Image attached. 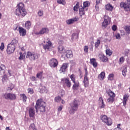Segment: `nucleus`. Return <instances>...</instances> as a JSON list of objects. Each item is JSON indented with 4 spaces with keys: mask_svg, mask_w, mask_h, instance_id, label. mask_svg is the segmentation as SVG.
Returning a JSON list of instances; mask_svg holds the SVG:
<instances>
[{
    "mask_svg": "<svg viewBox=\"0 0 130 130\" xmlns=\"http://www.w3.org/2000/svg\"><path fill=\"white\" fill-rule=\"evenodd\" d=\"M37 78L38 79H42V72L39 73L37 74Z\"/></svg>",
    "mask_w": 130,
    "mask_h": 130,
    "instance_id": "a18cd8bd",
    "label": "nucleus"
},
{
    "mask_svg": "<svg viewBox=\"0 0 130 130\" xmlns=\"http://www.w3.org/2000/svg\"><path fill=\"white\" fill-rule=\"evenodd\" d=\"M76 39H78V34H73L72 35V40L74 41V40H76Z\"/></svg>",
    "mask_w": 130,
    "mask_h": 130,
    "instance_id": "58836bf2",
    "label": "nucleus"
},
{
    "mask_svg": "<svg viewBox=\"0 0 130 130\" xmlns=\"http://www.w3.org/2000/svg\"><path fill=\"white\" fill-rule=\"evenodd\" d=\"M5 70H6V66L4 64H1L0 66V72H2V71L4 73L5 72Z\"/></svg>",
    "mask_w": 130,
    "mask_h": 130,
    "instance_id": "79ce46f5",
    "label": "nucleus"
},
{
    "mask_svg": "<svg viewBox=\"0 0 130 130\" xmlns=\"http://www.w3.org/2000/svg\"><path fill=\"white\" fill-rule=\"evenodd\" d=\"M127 72V69H126V68H125L122 71V75L124 77H125L126 76V72Z\"/></svg>",
    "mask_w": 130,
    "mask_h": 130,
    "instance_id": "c03bdc74",
    "label": "nucleus"
},
{
    "mask_svg": "<svg viewBox=\"0 0 130 130\" xmlns=\"http://www.w3.org/2000/svg\"><path fill=\"white\" fill-rule=\"evenodd\" d=\"M4 49H5V44H4V43H2L1 45L0 46V50H4Z\"/></svg>",
    "mask_w": 130,
    "mask_h": 130,
    "instance_id": "603ef678",
    "label": "nucleus"
},
{
    "mask_svg": "<svg viewBox=\"0 0 130 130\" xmlns=\"http://www.w3.org/2000/svg\"><path fill=\"white\" fill-rule=\"evenodd\" d=\"M28 112L30 117H33L35 115V110L33 108H29Z\"/></svg>",
    "mask_w": 130,
    "mask_h": 130,
    "instance_id": "4be33fe9",
    "label": "nucleus"
},
{
    "mask_svg": "<svg viewBox=\"0 0 130 130\" xmlns=\"http://www.w3.org/2000/svg\"><path fill=\"white\" fill-rule=\"evenodd\" d=\"M27 90H28V92L29 94H33V93H34L33 89H32V88H28Z\"/></svg>",
    "mask_w": 130,
    "mask_h": 130,
    "instance_id": "13d9d810",
    "label": "nucleus"
},
{
    "mask_svg": "<svg viewBox=\"0 0 130 130\" xmlns=\"http://www.w3.org/2000/svg\"><path fill=\"white\" fill-rule=\"evenodd\" d=\"M57 3L59 5H66V2H64V0H57Z\"/></svg>",
    "mask_w": 130,
    "mask_h": 130,
    "instance_id": "a19ab883",
    "label": "nucleus"
},
{
    "mask_svg": "<svg viewBox=\"0 0 130 130\" xmlns=\"http://www.w3.org/2000/svg\"><path fill=\"white\" fill-rule=\"evenodd\" d=\"M2 98L6 100H16V94L12 93H5L2 94Z\"/></svg>",
    "mask_w": 130,
    "mask_h": 130,
    "instance_id": "423d86ee",
    "label": "nucleus"
},
{
    "mask_svg": "<svg viewBox=\"0 0 130 130\" xmlns=\"http://www.w3.org/2000/svg\"><path fill=\"white\" fill-rule=\"evenodd\" d=\"M30 79L31 80V81H36V78L34 76H32L31 78H30Z\"/></svg>",
    "mask_w": 130,
    "mask_h": 130,
    "instance_id": "69168bd1",
    "label": "nucleus"
},
{
    "mask_svg": "<svg viewBox=\"0 0 130 130\" xmlns=\"http://www.w3.org/2000/svg\"><path fill=\"white\" fill-rule=\"evenodd\" d=\"M115 37L116 39H121V37H120V34H117L115 35Z\"/></svg>",
    "mask_w": 130,
    "mask_h": 130,
    "instance_id": "5fc2aeb1",
    "label": "nucleus"
},
{
    "mask_svg": "<svg viewBox=\"0 0 130 130\" xmlns=\"http://www.w3.org/2000/svg\"><path fill=\"white\" fill-rule=\"evenodd\" d=\"M16 47L13 45L9 44L7 46V52L8 54H12L15 52Z\"/></svg>",
    "mask_w": 130,
    "mask_h": 130,
    "instance_id": "1a4fd4ad",
    "label": "nucleus"
},
{
    "mask_svg": "<svg viewBox=\"0 0 130 130\" xmlns=\"http://www.w3.org/2000/svg\"><path fill=\"white\" fill-rule=\"evenodd\" d=\"M127 99H128V95L124 94L123 98V104L124 106L126 105V101H127Z\"/></svg>",
    "mask_w": 130,
    "mask_h": 130,
    "instance_id": "b1692460",
    "label": "nucleus"
},
{
    "mask_svg": "<svg viewBox=\"0 0 130 130\" xmlns=\"http://www.w3.org/2000/svg\"><path fill=\"white\" fill-rule=\"evenodd\" d=\"M101 120L107 125H111L112 124V120L110 118H108L105 115H102L100 117Z\"/></svg>",
    "mask_w": 130,
    "mask_h": 130,
    "instance_id": "0eeeda50",
    "label": "nucleus"
},
{
    "mask_svg": "<svg viewBox=\"0 0 130 130\" xmlns=\"http://www.w3.org/2000/svg\"><path fill=\"white\" fill-rule=\"evenodd\" d=\"M49 64L51 68H56V67H57V64H58V62L56 59L52 58L50 59Z\"/></svg>",
    "mask_w": 130,
    "mask_h": 130,
    "instance_id": "9b49d317",
    "label": "nucleus"
},
{
    "mask_svg": "<svg viewBox=\"0 0 130 130\" xmlns=\"http://www.w3.org/2000/svg\"><path fill=\"white\" fill-rule=\"evenodd\" d=\"M105 77V73L102 72L99 75V79L100 80H102L103 79H104V77Z\"/></svg>",
    "mask_w": 130,
    "mask_h": 130,
    "instance_id": "2f4dec72",
    "label": "nucleus"
},
{
    "mask_svg": "<svg viewBox=\"0 0 130 130\" xmlns=\"http://www.w3.org/2000/svg\"><path fill=\"white\" fill-rule=\"evenodd\" d=\"M119 61L121 63H123L124 61V58L123 57H121L119 59Z\"/></svg>",
    "mask_w": 130,
    "mask_h": 130,
    "instance_id": "6e6d98bb",
    "label": "nucleus"
},
{
    "mask_svg": "<svg viewBox=\"0 0 130 130\" xmlns=\"http://www.w3.org/2000/svg\"><path fill=\"white\" fill-rule=\"evenodd\" d=\"M61 96H62L63 95H64V91L61 90Z\"/></svg>",
    "mask_w": 130,
    "mask_h": 130,
    "instance_id": "774afa93",
    "label": "nucleus"
},
{
    "mask_svg": "<svg viewBox=\"0 0 130 130\" xmlns=\"http://www.w3.org/2000/svg\"><path fill=\"white\" fill-rule=\"evenodd\" d=\"M113 77H114L113 74H110L109 75L108 80H110V81H112V80H113Z\"/></svg>",
    "mask_w": 130,
    "mask_h": 130,
    "instance_id": "49530a36",
    "label": "nucleus"
},
{
    "mask_svg": "<svg viewBox=\"0 0 130 130\" xmlns=\"http://www.w3.org/2000/svg\"><path fill=\"white\" fill-rule=\"evenodd\" d=\"M121 35L123 36V35H125V32L123 30H120Z\"/></svg>",
    "mask_w": 130,
    "mask_h": 130,
    "instance_id": "680f3d73",
    "label": "nucleus"
},
{
    "mask_svg": "<svg viewBox=\"0 0 130 130\" xmlns=\"http://www.w3.org/2000/svg\"><path fill=\"white\" fill-rule=\"evenodd\" d=\"M21 98H22L23 102H26L27 101V96L25 94H20Z\"/></svg>",
    "mask_w": 130,
    "mask_h": 130,
    "instance_id": "f704fd0d",
    "label": "nucleus"
},
{
    "mask_svg": "<svg viewBox=\"0 0 130 130\" xmlns=\"http://www.w3.org/2000/svg\"><path fill=\"white\" fill-rule=\"evenodd\" d=\"M30 128H32L33 130H37L36 128L35 127V124L34 123H32L30 125Z\"/></svg>",
    "mask_w": 130,
    "mask_h": 130,
    "instance_id": "8fccbe9b",
    "label": "nucleus"
},
{
    "mask_svg": "<svg viewBox=\"0 0 130 130\" xmlns=\"http://www.w3.org/2000/svg\"><path fill=\"white\" fill-rule=\"evenodd\" d=\"M60 100H61V98L60 96H56L54 99L55 102H60Z\"/></svg>",
    "mask_w": 130,
    "mask_h": 130,
    "instance_id": "37998d69",
    "label": "nucleus"
},
{
    "mask_svg": "<svg viewBox=\"0 0 130 130\" xmlns=\"http://www.w3.org/2000/svg\"><path fill=\"white\" fill-rule=\"evenodd\" d=\"M125 31L126 35H129L130 34V26L126 25L124 28Z\"/></svg>",
    "mask_w": 130,
    "mask_h": 130,
    "instance_id": "a878e982",
    "label": "nucleus"
},
{
    "mask_svg": "<svg viewBox=\"0 0 130 130\" xmlns=\"http://www.w3.org/2000/svg\"><path fill=\"white\" fill-rule=\"evenodd\" d=\"M120 8H123L125 11H129L130 8V0H127V4L124 2H121L120 4Z\"/></svg>",
    "mask_w": 130,
    "mask_h": 130,
    "instance_id": "6e6552de",
    "label": "nucleus"
},
{
    "mask_svg": "<svg viewBox=\"0 0 130 130\" xmlns=\"http://www.w3.org/2000/svg\"><path fill=\"white\" fill-rule=\"evenodd\" d=\"M90 62L92 64L93 68H97V62H96V59L93 58L90 59Z\"/></svg>",
    "mask_w": 130,
    "mask_h": 130,
    "instance_id": "5701e85b",
    "label": "nucleus"
},
{
    "mask_svg": "<svg viewBox=\"0 0 130 130\" xmlns=\"http://www.w3.org/2000/svg\"><path fill=\"white\" fill-rule=\"evenodd\" d=\"M19 32L20 35L21 36H25L26 34L27 31H26V29L25 28H23V27H19Z\"/></svg>",
    "mask_w": 130,
    "mask_h": 130,
    "instance_id": "a211bd4d",
    "label": "nucleus"
},
{
    "mask_svg": "<svg viewBox=\"0 0 130 130\" xmlns=\"http://www.w3.org/2000/svg\"><path fill=\"white\" fill-rule=\"evenodd\" d=\"M99 103L100 108H104V107H105V104H104L103 99L102 97L99 98Z\"/></svg>",
    "mask_w": 130,
    "mask_h": 130,
    "instance_id": "6ab92c4d",
    "label": "nucleus"
},
{
    "mask_svg": "<svg viewBox=\"0 0 130 130\" xmlns=\"http://www.w3.org/2000/svg\"><path fill=\"white\" fill-rule=\"evenodd\" d=\"M80 105V102L75 100L71 104H70V106L71 109L69 110L70 114H74L78 110V107Z\"/></svg>",
    "mask_w": 130,
    "mask_h": 130,
    "instance_id": "7ed1b4c3",
    "label": "nucleus"
},
{
    "mask_svg": "<svg viewBox=\"0 0 130 130\" xmlns=\"http://www.w3.org/2000/svg\"><path fill=\"white\" fill-rule=\"evenodd\" d=\"M99 45H100V41L99 40H98L95 43V47H98Z\"/></svg>",
    "mask_w": 130,
    "mask_h": 130,
    "instance_id": "de8ad7c7",
    "label": "nucleus"
},
{
    "mask_svg": "<svg viewBox=\"0 0 130 130\" xmlns=\"http://www.w3.org/2000/svg\"><path fill=\"white\" fill-rule=\"evenodd\" d=\"M20 56L19 57V59L20 60H23L24 58H25V53H22L21 52H19Z\"/></svg>",
    "mask_w": 130,
    "mask_h": 130,
    "instance_id": "473e14b6",
    "label": "nucleus"
},
{
    "mask_svg": "<svg viewBox=\"0 0 130 130\" xmlns=\"http://www.w3.org/2000/svg\"><path fill=\"white\" fill-rule=\"evenodd\" d=\"M70 78L71 79V81H72L73 83L76 82V76L74 74H72Z\"/></svg>",
    "mask_w": 130,
    "mask_h": 130,
    "instance_id": "4c0bfd02",
    "label": "nucleus"
},
{
    "mask_svg": "<svg viewBox=\"0 0 130 130\" xmlns=\"http://www.w3.org/2000/svg\"><path fill=\"white\" fill-rule=\"evenodd\" d=\"M88 76V71H87V69H85V74L84 77H87Z\"/></svg>",
    "mask_w": 130,
    "mask_h": 130,
    "instance_id": "338daca9",
    "label": "nucleus"
},
{
    "mask_svg": "<svg viewBox=\"0 0 130 130\" xmlns=\"http://www.w3.org/2000/svg\"><path fill=\"white\" fill-rule=\"evenodd\" d=\"M99 4L95 5V9L96 11H99Z\"/></svg>",
    "mask_w": 130,
    "mask_h": 130,
    "instance_id": "0e129e2a",
    "label": "nucleus"
},
{
    "mask_svg": "<svg viewBox=\"0 0 130 130\" xmlns=\"http://www.w3.org/2000/svg\"><path fill=\"white\" fill-rule=\"evenodd\" d=\"M73 10L75 12H78L79 10V2H78L76 6H74Z\"/></svg>",
    "mask_w": 130,
    "mask_h": 130,
    "instance_id": "ea45409f",
    "label": "nucleus"
},
{
    "mask_svg": "<svg viewBox=\"0 0 130 130\" xmlns=\"http://www.w3.org/2000/svg\"><path fill=\"white\" fill-rule=\"evenodd\" d=\"M26 57L29 60L32 61L37 59V58H39L40 55L35 52L28 51L27 52Z\"/></svg>",
    "mask_w": 130,
    "mask_h": 130,
    "instance_id": "20e7f679",
    "label": "nucleus"
},
{
    "mask_svg": "<svg viewBox=\"0 0 130 130\" xmlns=\"http://www.w3.org/2000/svg\"><path fill=\"white\" fill-rule=\"evenodd\" d=\"M68 67H69V63H63L59 70V72L60 73H64L66 70L68 69Z\"/></svg>",
    "mask_w": 130,
    "mask_h": 130,
    "instance_id": "f3484780",
    "label": "nucleus"
},
{
    "mask_svg": "<svg viewBox=\"0 0 130 130\" xmlns=\"http://www.w3.org/2000/svg\"><path fill=\"white\" fill-rule=\"evenodd\" d=\"M43 15H44V12L43 10H40L38 12V17H43Z\"/></svg>",
    "mask_w": 130,
    "mask_h": 130,
    "instance_id": "e433bc0d",
    "label": "nucleus"
},
{
    "mask_svg": "<svg viewBox=\"0 0 130 130\" xmlns=\"http://www.w3.org/2000/svg\"><path fill=\"white\" fill-rule=\"evenodd\" d=\"M117 29V26H116V25H114L112 26V30H113V31H116Z\"/></svg>",
    "mask_w": 130,
    "mask_h": 130,
    "instance_id": "4d7b16f0",
    "label": "nucleus"
},
{
    "mask_svg": "<svg viewBox=\"0 0 130 130\" xmlns=\"http://www.w3.org/2000/svg\"><path fill=\"white\" fill-rule=\"evenodd\" d=\"M52 46V43L50 41L46 42V44L43 45V48L45 50H49Z\"/></svg>",
    "mask_w": 130,
    "mask_h": 130,
    "instance_id": "ddd939ff",
    "label": "nucleus"
},
{
    "mask_svg": "<svg viewBox=\"0 0 130 130\" xmlns=\"http://www.w3.org/2000/svg\"><path fill=\"white\" fill-rule=\"evenodd\" d=\"M89 49V47L88 46H85L84 47V50L85 52H86V53H88V50Z\"/></svg>",
    "mask_w": 130,
    "mask_h": 130,
    "instance_id": "09e8293b",
    "label": "nucleus"
},
{
    "mask_svg": "<svg viewBox=\"0 0 130 130\" xmlns=\"http://www.w3.org/2000/svg\"><path fill=\"white\" fill-rule=\"evenodd\" d=\"M62 110V105L60 106L58 108V111H61Z\"/></svg>",
    "mask_w": 130,
    "mask_h": 130,
    "instance_id": "e2e57ef3",
    "label": "nucleus"
},
{
    "mask_svg": "<svg viewBox=\"0 0 130 130\" xmlns=\"http://www.w3.org/2000/svg\"><path fill=\"white\" fill-rule=\"evenodd\" d=\"M45 107H46V104L43 101L42 99L37 100L35 106L36 112H38V109H39L41 112H45Z\"/></svg>",
    "mask_w": 130,
    "mask_h": 130,
    "instance_id": "f03ea898",
    "label": "nucleus"
},
{
    "mask_svg": "<svg viewBox=\"0 0 130 130\" xmlns=\"http://www.w3.org/2000/svg\"><path fill=\"white\" fill-rule=\"evenodd\" d=\"M49 32V30L47 28H43L40 31H36V35H42V34H47Z\"/></svg>",
    "mask_w": 130,
    "mask_h": 130,
    "instance_id": "f8f14e48",
    "label": "nucleus"
},
{
    "mask_svg": "<svg viewBox=\"0 0 130 130\" xmlns=\"http://www.w3.org/2000/svg\"><path fill=\"white\" fill-rule=\"evenodd\" d=\"M107 94H108L110 97L114 98L115 97V93L113 92L111 90L109 89L107 91Z\"/></svg>",
    "mask_w": 130,
    "mask_h": 130,
    "instance_id": "393cba45",
    "label": "nucleus"
},
{
    "mask_svg": "<svg viewBox=\"0 0 130 130\" xmlns=\"http://www.w3.org/2000/svg\"><path fill=\"white\" fill-rule=\"evenodd\" d=\"M73 83H74V84L72 87V89H73L74 90H78V88L80 86V82H79V81H76Z\"/></svg>",
    "mask_w": 130,
    "mask_h": 130,
    "instance_id": "aec40b11",
    "label": "nucleus"
},
{
    "mask_svg": "<svg viewBox=\"0 0 130 130\" xmlns=\"http://www.w3.org/2000/svg\"><path fill=\"white\" fill-rule=\"evenodd\" d=\"M107 102H108V103H109L110 104H112V103H113L114 101V98H111L110 97L108 99V100H107Z\"/></svg>",
    "mask_w": 130,
    "mask_h": 130,
    "instance_id": "72a5a7b5",
    "label": "nucleus"
},
{
    "mask_svg": "<svg viewBox=\"0 0 130 130\" xmlns=\"http://www.w3.org/2000/svg\"><path fill=\"white\" fill-rule=\"evenodd\" d=\"M102 3V0H96V4L99 5V4H101Z\"/></svg>",
    "mask_w": 130,
    "mask_h": 130,
    "instance_id": "052dcab7",
    "label": "nucleus"
},
{
    "mask_svg": "<svg viewBox=\"0 0 130 130\" xmlns=\"http://www.w3.org/2000/svg\"><path fill=\"white\" fill-rule=\"evenodd\" d=\"M14 87L15 86L13 84H10V87H9L10 91H12V90L14 89Z\"/></svg>",
    "mask_w": 130,
    "mask_h": 130,
    "instance_id": "bf43d9fd",
    "label": "nucleus"
},
{
    "mask_svg": "<svg viewBox=\"0 0 130 130\" xmlns=\"http://www.w3.org/2000/svg\"><path fill=\"white\" fill-rule=\"evenodd\" d=\"M15 14L16 16H20V17H25L26 16L27 12L25 9L24 3H20L17 5Z\"/></svg>",
    "mask_w": 130,
    "mask_h": 130,
    "instance_id": "f257e3e1",
    "label": "nucleus"
},
{
    "mask_svg": "<svg viewBox=\"0 0 130 130\" xmlns=\"http://www.w3.org/2000/svg\"><path fill=\"white\" fill-rule=\"evenodd\" d=\"M106 53L108 56H111L112 54V51L110 50V49H108L106 50Z\"/></svg>",
    "mask_w": 130,
    "mask_h": 130,
    "instance_id": "c9c22d12",
    "label": "nucleus"
},
{
    "mask_svg": "<svg viewBox=\"0 0 130 130\" xmlns=\"http://www.w3.org/2000/svg\"><path fill=\"white\" fill-rule=\"evenodd\" d=\"M99 57L101 61H103V62H106L108 61V58H107V57H106V56H105V55L102 53L99 54Z\"/></svg>",
    "mask_w": 130,
    "mask_h": 130,
    "instance_id": "4468645a",
    "label": "nucleus"
},
{
    "mask_svg": "<svg viewBox=\"0 0 130 130\" xmlns=\"http://www.w3.org/2000/svg\"><path fill=\"white\" fill-rule=\"evenodd\" d=\"M25 26L26 29H30V28L31 27V22L30 21H26L25 22Z\"/></svg>",
    "mask_w": 130,
    "mask_h": 130,
    "instance_id": "c756f323",
    "label": "nucleus"
},
{
    "mask_svg": "<svg viewBox=\"0 0 130 130\" xmlns=\"http://www.w3.org/2000/svg\"><path fill=\"white\" fill-rule=\"evenodd\" d=\"M79 15L80 17H82V16H83V15H85V10H84V8L83 7H81V8L79 9Z\"/></svg>",
    "mask_w": 130,
    "mask_h": 130,
    "instance_id": "cd10ccee",
    "label": "nucleus"
},
{
    "mask_svg": "<svg viewBox=\"0 0 130 130\" xmlns=\"http://www.w3.org/2000/svg\"><path fill=\"white\" fill-rule=\"evenodd\" d=\"M83 83L84 87L88 88L89 86V79H88V77H84Z\"/></svg>",
    "mask_w": 130,
    "mask_h": 130,
    "instance_id": "412c9836",
    "label": "nucleus"
},
{
    "mask_svg": "<svg viewBox=\"0 0 130 130\" xmlns=\"http://www.w3.org/2000/svg\"><path fill=\"white\" fill-rule=\"evenodd\" d=\"M62 56H66L67 58L73 57V52L70 50H67L66 52H64L63 54H62Z\"/></svg>",
    "mask_w": 130,
    "mask_h": 130,
    "instance_id": "2eb2a0df",
    "label": "nucleus"
},
{
    "mask_svg": "<svg viewBox=\"0 0 130 130\" xmlns=\"http://www.w3.org/2000/svg\"><path fill=\"white\" fill-rule=\"evenodd\" d=\"M83 7H84L85 8H87V7H89V2H84Z\"/></svg>",
    "mask_w": 130,
    "mask_h": 130,
    "instance_id": "3c124183",
    "label": "nucleus"
},
{
    "mask_svg": "<svg viewBox=\"0 0 130 130\" xmlns=\"http://www.w3.org/2000/svg\"><path fill=\"white\" fill-rule=\"evenodd\" d=\"M105 8L108 11H112V10H113V7L110 4H108V5H106Z\"/></svg>",
    "mask_w": 130,
    "mask_h": 130,
    "instance_id": "c85d7f7f",
    "label": "nucleus"
},
{
    "mask_svg": "<svg viewBox=\"0 0 130 130\" xmlns=\"http://www.w3.org/2000/svg\"><path fill=\"white\" fill-rule=\"evenodd\" d=\"M11 44V45H14L15 47L17 46V44H18V41L17 40L14 39L12 40L11 42L9 44Z\"/></svg>",
    "mask_w": 130,
    "mask_h": 130,
    "instance_id": "7c9ffc66",
    "label": "nucleus"
},
{
    "mask_svg": "<svg viewBox=\"0 0 130 130\" xmlns=\"http://www.w3.org/2000/svg\"><path fill=\"white\" fill-rule=\"evenodd\" d=\"M104 20L102 23V27L105 29L106 28H107L108 25H110V23H111V18L107 15H105L104 16Z\"/></svg>",
    "mask_w": 130,
    "mask_h": 130,
    "instance_id": "39448f33",
    "label": "nucleus"
},
{
    "mask_svg": "<svg viewBox=\"0 0 130 130\" xmlns=\"http://www.w3.org/2000/svg\"><path fill=\"white\" fill-rule=\"evenodd\" d=\"M7 79H8V76L5 75L4 76H3L2 82H5Z\"/></svg>",
    "mask_w": 130,
    "mask_h": 130,
    "instance_id": "864d4df0",
    "label": "nucleus"
},
{
    "mask_svg": "<svg viewBox=\"0 0 130 130\" xmlns=\"http://www.w3.org/2000/svg\"><path fill=\"white\" fill-rule=\"evenodd\" d=\"M61 83L63 84V85H66L68 88H71V86H72V83H71L69 78L62 79L61 80Z\"/></svg>",
    "mask_w": 130,
    "mask_h": 130,
    "instance_id": "9d476101",
    "label": "nucleus"
},
{
    "mask_svg": "<svg viewBox=\"0 0 130 130\" xmlns=\"http://www.w3.org/2000/svg\"><path fill=\"white\" fill-rule=\"evenodd\" d=\"M78 21H79V19L75 17L74 18L67 20L66 21V23L67 25H72V24H74L75 22H78Z\"/></svg>",
    "mask_w": 130,
    "mask_h": 130,
    "instance_id": "dca6fc26",
    "label": "nucleus"
},
{
    "mask_svg": "<svg viewBox=\"0 0 130 130\" xmlns=\"http://www.w3.org/2000/svg\"><path fill=\"white\" fill-rule=\"evenodd\" d=\"M58 49L60 53H62V54L64 53V47H63L62 45H59L58 48Z\"/></svg>",
    "mask_w": 130,
    "mask_h": 130,
    "instance_id": "bb28decb",
    "label": "nucleus"
}]
</instances>
